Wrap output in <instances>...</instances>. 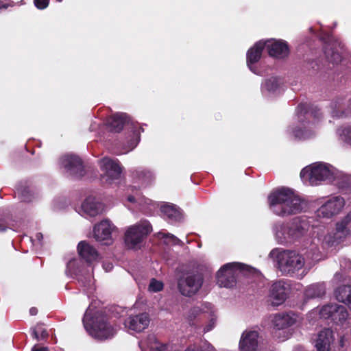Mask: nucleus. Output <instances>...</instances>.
<instances>
[{"label":"nucleus","mask_w":351,"mask_h":351,"mask_svg":"<svg viewBox=\"0 0 351 351\" xmlns=\"http://www.w3.org/2000/svg\"><path fill=\"white\" fill-rule=\"evenodd\" d=\"M115 227L109 220H103L93 228L95 239L104 245L112 243V234Z\"/></svg>","instance_id":"9b49d317"},{"label":"nucleus","mask_w":351,"mask_h":351,"mask_svg":"<svg viewBox=\"0 0 351 351\" xmlns=\"http://www.w3.org/2000/svg\"><path fill=\"white\" fill-rule=\"evenodd\" d=\"M311 114L313 116L315 119H318L319 116L321 115V113L319 112V110H314L312 112Z\"/></svg>","instance_id":"c03bdc74"},{"label":"nucleus","mask_w":351,"mask_h":351,"mask_svg":"<svg viewBox=\"0 0 351 351\" xmlns=\"http://www.w3.org/2000/svg\"><path fill=\"white\" fill-rule=\"evenodd\" d=\"M86 330L95 339L104 341L112 338L117 332V327L108 321L106 316L101 313H97L91 317L87 310L83 318Z\"/></svg>","instance_id":"f03ea898"},{"label":"nucleus","mask_w":351,"mask_h":351,"mask_svg":"<svg viewBox=\"0 0 351 351\" xmlns=\"http://www.w3.org/2000/svg\"><path fill=\"white\" fill-rule=\"evenodd\" d=\"M269 55L276 58H284L289 54L287 44L282 40H267L264 42Z\"/></svg>","instance_id":"2eb2a0df"},{"label":"nucleus","mask_w":351,"mask_h":351,"mask_svg":"<svg viewBox=\"0 0 351 351\" xmlns=\"http://www.w3.org/2000/svg\"><path fill=\"white\" fill-rule=\"evenodd\" d=\"M160 210L165 216L171 221H178L181 218L180 211L173 205L164 204L161 206Z\"/></svg>","instance_id":"c85d7f7f"},{"label":"nucleus","mask_w":351,"mask_h":351,"mask_svg":"<svg viewBox=\"0 0 351 351\" xmlns=\"http://www.w3.org/2000/svg\"><path fill=\"white\" fill-rule=\"evenodd\" d=\"M260 337L256 330H245L239 341L240 351H259Z\"/></svg>","instance_id":"ddd939ff"},{"label":"nucleus","mask_w":351,"mask_h":351,"mask_svg":"<svg viewBox=\"0 0 351 351\" xmlns=\"http://www.w3.org/2000/svg\"><path fill=\"white\" fill-rule=\"evenodd\" d=\"M57 1H59V2H61V1H62V0H57Z\"/></svg>","instance_id":"6e6d98bb"},{"label":"nucleus","mask_w":351,"mask_h":351,"mask_svg":"<svg viewBox=\"0 0 351 351\" xmlns=\"http://www.w3.org/2000/svg\"><path fill=\"white\" fill-rule=\"evenodd\" d=\"M149 324V317L147 313H141L134 316H130L125 321V325L129 329L141 332L145 330Z\"/></svg>","instance_id":"dca6fc26"},{"label":"nucleus","mask_w":351,"mask_h":351,"mask_svg":"<svg viewBox=\"0 0 351 351\" xmlns=\"http://www.w3.org/2000/svg\"><path fill=\"white\" fill-rule=\"evenodd\" d=\"M308 225L306 221L294 219L287 226H281L280 231L276 233L279 242L283 243L288 239H297L303 236L308 230Z\"/></svg>","instance_id":"6e6552de"},{"label":"nucleus","mask_w":351,"mask_h":351,"mask_svg":"<svg viewBox=\"0 0 351 351\" xmlns=\"http://www.w3.org/2000/svg\"><path fill=\"white\" fill-rule=\"evenodd\" d=\"M336 299L342 303L351 306V286H342L335 291Z\"/></svg>","instance_id":"a878e982"},{"label":"nucleus","mask_w":351,"mask_h":351,"mask_svg":"<svg viewBox=\"0 0 351 351\" xmlns=\"http://www.w3.org/2000/svg\"><path fill=\"white\" fill-rule=\"evenodd\" d=\"M265 47V43L263 41L260 40L247 51V64L249 69L255 73L256 72L253 66V64L257 62L260 60L263 50Z\"/></svg>","instance_id":"aec40b11"},{"label":"nucleus","mask_w":351,"mask_h":351,"mask_svg":"<svg viewBox=\"0 0 351 351\" xmlns=\"http://www.w3.org/2000/svg\"><path fill=\"white\" fill-rule=\"evenodd\" d=\"M345 205L344 199L339 196L330 198L317 210V215L323 217H331L338 214Z\"/></svg>","instance_id":"f8f14e48"},{"label":"nucleus","mask_w":351,"mask_h":351,"mask_svg":"<svg viewBox=\"0 0 351 351\" xmlns=\"http://www.w3.org/2000/svg\"><path fill=\"white\" fill-rule=\"evenodd\" d=\"M78 261L76 259L71 260L66 265V272H69L70 274H73L75 275H78L80 270L78 269Z\"/></svg>","instance_id":"e433bc0d"},{"label":"nucleus","mask_w":351,"mask_h":351,"mask_svg":"<svg viewBox=\"0 0 351 351\" xmlns=\"http://www.w3.org/2000/svg\"><path fill=\"white\" fill-rule=\"evenodd\" d=\"M104 267L106 270H110L112 267V265L111 264L108 263V264H107L106 267L105 265H104Z\"/></svg>","instance_id":"8fccbe9b"},{"label":"nucleus","mask_w":351,"mask_h":351,"mask_svg":"<svg viewBox=\"0 0 351 351\" xmlns=\"http://www.w3.org/2000/svg\"><path fill=\"white\" fill-rule=\"evenodd\" d=\"M151 202L152 201L149 199H145V198L144 199L145 204H149L151 203Z\"/></svg>","instance_id":"603ef678"},{"label":"nucleus","mask_w":351,"mask_h":351,"mask_svg":"<svg viewBox=\"0 0 351 351\" xmlns=\"http://www.w3.org/2000/svg\"><path fill=\"white\" fill-rule=\"evenodd\" d=\"M128 200L130 202H136L137 201L136 198L132 195L128 196Z\"/></svg>","instance_id":"09e8293b"},{"label":"nucleus","mask_w":351,"mask_h":351,"mask_svg":"<svg viewBox=\"0 0 351 351\" xmlns=\"http://www.w3.org/2000/svg\"><path fill=\"white\" fill-rule=\"evenodd\" d=\"M332 320L337 324H343L348 318V313L345 306L337 304Z\"/></svg>","instance_id":"c756f323"},{"label":"nucleus","mask_w":351,"mask_h":351,"mask_svg":"<svg viewBox=\"0 0 351 351\" xmlns=\"http://www.w3.org/2000/svg\"><path fill=\"white\" fill-rule=\"evenodd\" d=\"M304 182L317 185L322 182H330L334 178V169L331 165L317 162L304 167L300 172Z\"/></svg>","instance_id":"7ed1b4c3"},{"label":"nucleus","mask_w":351,"mask_h":351,"mask_svg":"<svg viewBox=\"0 0 351 351\" xmlns=\"http://www.w3.org/2000/svg\"><path fill=\"white\" fill-rule=\"evenodd\" d=\"M185 351H215V349L208 342H202L189 346Z\"/></svg>","instance_id":"72a5a7b5"},{"label":"nucleus","mask_w":351,"mask_h":351,"mask_svg":"<svg viewBox=\"0 0 351 351\" xmlns=\"http://www.w3.org/2000/svg\"><path fill=\"white\" fill-rule=\"evenodd\" d=\"M16 193L23 202H29L32 200V194L29 188L24 186H19L16 188Z\"/></svg>","instance_id":"2f4dec72"},{"label":"nucleus","mask_w":351,"mask_h":351,"mask_svg":"<svg viewBox=\"0 0 351 351\" xmlns=\"http://www.w3.org/2000/svg\"><path fill=\"white\" fill-rule=\"evenodd\" d=\"M297 318V315L293 313H281L273 315L271 322L274 327L280 330L293 325Z\"/></svg>","instance_id":"6ab92c4d"},{"label":"nucleus","mask_w":351,"mask_h":351,"mask_svg":"<svg viewBox=\"0 0 351 351\" xmlns=\"http://www.w3.org/2000/svg\"><path fill=\"white\" fill-rule=\"evenodd\" d=\"M351 234V213L337 222L335 228L324 236L323 243L328 247L344 242Z\"/></svg>","instance_id":"39448f33"},{"label":"nucleus","mask_w":351,"mask_h":351,"mask_svg":"<svg viewBox=\"0 0 351 351\" xmlns=\"http://www.w3.org/2000/svg\"><path fill=\"white\" fill-rule=\"evenodd\" d=\"M215 321L214 319H212L210 322L208 324V325H206L205 326V328H204V332H207L210 330H211L214 326H215Z\"/></svg>","instance_id":"79ce46f5"},{"label":"nucleus","mask_w":351,"mask_h":351,"mask_svg":"<svg viewBox=\"0 0 351 351\" xmlns=\"http://www.w3.org/2000/svg\"><path fill=\"white\" fill-rule=\"evenodd\" d=\"M338 133L345 142L351 145V125L339 130Z\"/></svg>","instance_id":"c9c22d12"},{"label":"nucleus","mask_w":351,"mask_h":351,"mask_svg":"<svg viewBox=\"0 0 351 351\" xmlns=\"http://www.w3.org/2000/svg\"><path fill=\"white\" fill-rule=\"evenodd\" d=\"M239 263H227L217 273V283L221 287L230 288L235 285L237 276L241 272Z\"/></svg>","instance_id":"1a4fd4ad"},{"label":"nucleus","mask_w":351,"mask_h":351,"mask_svg":"<svg viewBox=\"0 0 351 351\" xmlns=\"http://www.w3.org/2000/svg\"><path fill=\"white\" fill-rule=\"evenodd\" d=\"M82 210L84 214L90 217H95L103 210V205L96 201L95 197H87L82 204Z\"/></svg>","instance_id":"4be33fe9"},{"label":"nucleus","mask_w":351,"mask_h":351,"mask_svg":"<svg viewBox=\"0 0 351 351\" xmlns=\"http://www.w3.org/2000/svg\"><path fill=\"white\" fill-rule=\"evenodd\" d=\"M36 238L39 240H40L43 238V234L41 233H38L36 234Z\"/></svg>","instance_id":"3c124183"},{"label":"nucleus","mask_w":351,"mask_h":351,"mask_svg":"<svg viewBox=\"0 0 351 351\" xmlns=\"http://www.w3.org/2000/svg\"><path fill=\"white\" fill-rule=\"evenodd\" d=\"M61 165L71 175L82 177L84 175V167L82 160L73 155H66L61 158Z\"/></svg>","instance_id":"4468645a"},{"label":"nucleus","mask_w":351,"mask_h":351,"mask_svg":"<svg viewBox=\"0 0 351 351\" xmlns=\"http://www.w3.org/2000/svg\"><path fill=\"white\" fill-rule=\"evenodd\" d=\"M204 278L198 271L184 274L178 280V287L180 293L191 297L196 294L202 287Z\"/></svg>","instance_id":"423d86ee"},{"label":"nucleus","mask_w":351,"mask_h":351,"mask_svg":"<svg viewBox=\"0 0 351 351\" xmlns=\"http://www.w3.org/2000/svg\"><path fill=\"white\" fill-rule=\"evenodd\" d=\"M5 230V227L0 223V231H4Z\"/></svg>","instance_id":"864d4df0"},{"label":"nucleus","mask_w":351,"mask_h":351,"mask_svg":"<svg viewBox=\"0 0 351 351\" xmlns=\"http://www.w3.org/2000/svg\"><path fill=\"white\" fill-rule=\"evenodd\" d=\"M268 202L272 212L281 217L300 213L303 209L302 199L288 188L282 187L272 191Z\"/></svg>","instance_id":"f257e3e1"},{"label":"nucleus","mask_w":351,"mask_h":351,"mask_svg":"<svg viewBox=\"0 0 351 351\" xmlns=\"http://www.w3.org/2000/svg\"><path fill=\"white\" fill-rule=\"evenodd\" d=\"M326 293V287L323 283H315L308 286L304 291V295L308 299L322 298Z\"/></svg>","instance_id":"5701e85b"},{"label":"nucleus","mask_w":351,"mask_h":351,"mask_svg":"<svg viewBox=\"0 0 351 351\" xmlns=\"http://www.w3.org/2000/svg\"><path fill=\"white\" fill-rule=\"evenodd\" d=\"M35 6L40 10L46 8L49 5V0H34Z\"/></svg>","instance_id":"58836bf2"},{"label":"nucleus","mask_w":351,"mask_h":351,"mask_svg":"<svg viewBox=\"0 0 351 351\" xmlns=\"http://www.w3.org/2000/svg\"><path fill=\"white\" fill-rule=\"evenodd\" d=\"M29 313L31 315H36L38 313V309L35 307H32L29 309Z\"/></svg>","instance_id":"de8ad7c7"},{"label":"nucleus","mask_w":351,"mask_h":351,"mask_svg":"<svg viewBox=\"0 0 351 351\" xmlns=\"http://www.w3.org/2000/svg\"><path fill=\"white\" fill-rule=\"evenodd\" d=\"M127 121V115L125 113H116L108 120L110 130L114 132H120Z\"/></svg>","instance_id":"393cba45"},{"label":"nucleus","mask_w":351,"mask_h":351,"mask_svg":"<svg viewBox=\"0 0 351 351\" xmlns=\"http://www.w3.org/2000/svg\"><path fill=\"white\" fill-rule=\"evenodd\" d=\"M287 288L286 284L279 280L274 282L271 286V299L274 306L281 304L287 298Z\"/></svg>","instance_id":"a211bd4d"},{"label":"nucleus","mask_w":351,"mask_h":351,"mask_svg":"<svg viewBox=\"0 0 351 351\" xmlns=\"http://www.w3.org/2000/svg\"><path fill=\"white\" fill-rule=\"evenodd\" d=\"M276 254L278 265L280 270L285 274L292 275L301 269L304 264L305 260L302 255L295 251L272 250L270 255L274 256Z\"/></svg>","instance_id":"20e7f679"},{"label":"nucleus","mask_w":351,"mask_h":351,"mask_svg":"<svg viewBox=\"0 0 351 351\" xmlns=\"http://www.w3.org/2000/svg\"><path fill=\"white\" fill-rule=\"evenodd\" d=\"M335 341L334 334L330 328H324L318 334L315 340L317 351H330L331 345Z\"/></svg>","instance_id":"f3484780"},{"label":"nucleus","mask_w":351,"mask_h":351,"mask_svg":"<svg viewBox=\"0 0 351 351\" xmlns=\"http://www.w3.org/2000/svg\"><path fill=\"white\" fill-rule=\"evenodd\" d=\"M32 351H49L47 347H33Z\"/></svg>","instance_id":"37998d69"},{"label":"nucleus","mask_w":351,"mask_h":351,"mask_svg":"<svg viewBox=\"0 0 351 351\" xmlns=\"http://www.w3.org/2000/svg\"><path fill=\"white\" fill-rule=\"evenodd\" d=\"M335 308H337V304H331L324 306L319 311V313L322 318L324 319H331L332 318V315L334 311H335Z\"/></svg>","instance_id":"473e14b6"},{"label":"nucleus","mask_w":351,"mask_h":351,"mask_svg":"<svg viewBox=\"0 0 351 351\" xmlns=\"http://www.w3.org/2000/svg\"><path fill=\"white\" fill-rule=\"evenodd\" d=\"M32 335L34 338H35L36 340H40V335L38 334V332L36 330H33Z\"/></svg>","instance_id":"a18cd8bd"},{"label":"nucleus","mask_w":351,"mask_h":351,"mask_svg":"<svg viewBox=\"0 0 351 351\" xmlns=\"http://www.w3.org/2000/svg\"><path fill=\"white\" fill-rule=\"evenodd\" d=\"M133 176L143 186L151 184L154 180V176L151 171L143 169H136L134 171Z\"/></svg>","instance_id":"bb28decb"},{"label":"nucleus","mask_w":351,"mask_h":351,"mask_svg":"<svg viewBox=\"0 0 351 351\" xmlns=\"http://www.w3.org/2000/svg\"><path fill=\"white\" fill-rule=\"evenodd\" d=\"M314 123L308 122L306 125H304L302 128L296 129L293 131V135L300 140H306L313 137L315 134V130H313Z\"/></svg>","instance_id":"cd10ccee"},{"label":"nucleus","mask_w":351,"mask_h":351,"mask_svg":"<svg viewBox=\"0 0 351 351\" xmlns=\"http://www.w3.org/2000/svg\"><path fill=\"white\" fill-rule=\"evenodd\" d=\"M281 80L277 77H271L267 79L262 86L263 90H266L268 92L276 91L280 86Z\"/></svg>","instance_id":"7c9ffc66"},{"label":"nucleus","mask_w":351,"mask_h":351,"mask_svg":"<svg viewBox=\"0 0 351 351\" xmlns=\"http://www.w3.org/2000/svg\"><path fill=\"white\" fill-rule=\"evenodd\" d=\"M163 283L159 280H157L154 278L152 279L149 285V291L152 292H158L162 289Z\"/></svg>","instance_id":"4c0bfd02"},{"label":"nucleus","mask_w":351,"mask_h":351,"mask_svg":"<svg viewBox=\"0 0 351 351\" xmlns=\"http://www.w3.org/2000/svg\"><path fill=\"white\" fill-rule=\"evenodd\" d=\"M142 349L143 351H170L171 347L163 345L156 341L154 335L149 337L147 343L141 342Z\"/></svg>","instance_id":"b1692460"},{"label":"nucleus","mask_w":351,"mask_h":351,"mask_svg":"<svg viewBox=\"0 0 351 351\" xmlns=\"http://www.w3.org/2000/svg\"><path fill=\"white\" fill-rule=\"evenodd\" d=\"M47 335V332L45 330H42L40 332V340L45 338Z\"/></svg>","instance_id":"49530a36"},{"label":"nucleus","mask_w":351,"mask_h":351,"mask_svg":"<svg viewBox=\"0 0 351 351\" xmlns=\"http://www.w3.org/2000/svg\"><path fill=\"white\" fill-rule=\"evenodd\" d=\"M99 166L103 172L101 177L104 184H111L120 178L121 167L117 159L104 158L99 160Z\"/></svg>","instance_id":"9d476101"},{"label":"nucleus","mask_w":351,"mask_h":351,"mask_svg":"<svg viewBox=\"0 0 351 351\" xmlns=\"http://www.w3.org/2000/svg\"><path fill=\"white\" fill-rule=\"evenodd\" d=\"M296 113L298 114L300 121H302L303 119L301 117L303 115V114H304L306 113V109L305 105H304V104L299 105L296 108Z\"/></svg>","instance_id":"ea45409f"},{"label":"nucleus","mask_w":351,"mask_h":351,"mask_svg":"<svg viewBox=\"0 0 351 351\" xmlns=\"http://www.w3.org/2000/svg\"><path fill=\"white\" fill-rule=\"evenodd\" d=\"M328 59L332 63L337 64L341 60V56L338 52H332L330 57H328Z\"/></svg>","instance_id":"a19ab883"},{"label":"nucleus","mask_w":351,"mask_h":351,"mask_svg":"<svg viewBox=\"0 0 351 351\" xmlns=\"http://www.w3.org/2000/svg\"><path fill=\"white\" fill-rule=\"evenodd\" d=\"M7 8V5L0 3V9L1 8Z\"/></svg>","instance_id":"5fc2aeb1"},{"label":"nucleus","mask_w":351,"mask_h":351,"mask_svg":"<svg viewBox=\"0 0 351 351\" xmlns=\"http://www.w3.org/2000/svg\"><path fill=\"white\" fill-rule=\"evenodd\" d=\"M152 230V226L147 221H141L130 226L125 234L126 245L131 249L138 248L144 238L151 232Z\"/></svg>","instance_id":"0eeeda50"},{"label":"nucleus","mask_w":351,"mask_h":351,"mask_svg":"<svg viewBox=\"0 0 351 351\" xmlns=\"http://www.w3.org/2000/svg\"><path fill=\"white\" fill-rule=\"evenodd\" d=\"M77 251L79 255L88 263L95 261L98 257L96 249L85 241L78 243Z\"/></svg>","instance_id":"412c9836"},{"label":"nucleus","mask_w":351,"mask_h":351,"mask_svg":"<svg viewBox=\"0 0 351 351\" xmlns=\"http://www.w3.org/2000/svg\"><path fill=\"white\" fill-rule=\"evenodd\" d=\"M158 236L165 239V242L168 244L182 245L183 243L178 238L170 233L158 232Z\"/></svg>","instance_id":"f704fd0d"}]
</instances>
